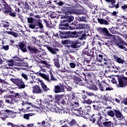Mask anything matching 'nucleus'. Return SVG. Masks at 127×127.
I'll return each mask as SVG.
<instances>
[{"label": "nucleus", "instance_id": "nucleus-9", "mask_svg": "<svg viewBox=\"0 0 127 127\" xmlns=\"http://www.w3.org/2000/svg\"><path fill=\"white\" fill-rule=\"evenodd\" d=\"M103 77H100L99 79L97 80V82L98 83H103L104 86H105L106 91H111V90H113V88L111 87H110V85L106 83V81L103 80Z\"/></svg>", "mask_w": 127, "mask_h": 127}, {"label": "nucleus", "instance_id": "nucleus-19", "mask_svg": "<svg viewBox=\"0 0 127 127\" xmlns=\"http://www.w3.org/2000/svg\"><path fill=\"white\" fill-rule=\"evenodd\" d=\"M18 46L22 52H27V49H26V43H25V42L20 43Z\"/></svg>", "mask_w": 127, "mask_h": 127}, {"label": "nucleus", "instance_id": "nucleus-39", "mask_svg": "<svg viewBox=\"0 0 127 127\" xmlns=\"http://www.w3.org/2000/svg\"><path fill=\"white\" fill-rule=\"evenodd\" d=\"M7 118H8V116H7V115L6 114L2 113L1 117L0 118H1L2 121H5L6 119H7Z\"/></svg>", "mask_w": 127, "mask_h": 127}, {"label": "nucleus", "instance_id": "nucleus-11", "mask_svg": "<svg viewBox=\"0 0 127 127\" xmlns=\"http://www.w3.org/2000/svg\"><path fill=\"white\" fill-rule=\"evenodd\" d=\"M39 75L40 76H41V77H42V78L45 79V80H46V81H48V82H51V81H57V79H56V78H55L53 76V75H52L51 73V79L49 78V76L48 75H47L43 73H39Z\"/></svg>", "mask_w": 127, "mask_h": 127}, {"label": "nucleus", "instance_id": "nucleus-58", "mask_svg": "<svg viewBox=\"0 0 127 127\" xmlns=\"http://www.w3.org/2000/svg\"><path fill=\"white\" fill-rule=\"evenodd\" d=\"M92 90H93L94 91H98V88L97 87V86L94 85L92 86Z\"/></svg>", "mask_w": 127, "mask_h": 127}, {"label": "nucleus", "instance_id": "nucleus-27", "mask_svg": "<svg viewBox=\"0 0 127 127\" xmlns=\"http://www.w3.org/2000/svg\"><path fill=\"white\" fill-rule=\"evenodd\" d=\"M78 34H81L79 37V39L80 40H84V39H86V34L84 33V31H79Z\"/></svg>", "mask_w": 127, "mask_h": 127}, {"label": "nucleus", "instance_id": "nucleus-42", "mask_svg": "<svg viewBox=\"0 0 127 127\" xmlns=\"http://www.w3.org/2000/svg\"><path fill=\"white\" fill-rule=\"evenodd\" d=\"M21 76L22 77V78H23L26 81H27V80H28V75L24 73H21Z\"/></svg>", "mask_w": 127, "mask_h": 127}, {"label": "nucleus", "instance_id": "nucleus-51", "mask_svg": "<svg viewBox=\"0 0 127 127\" xmlns=\"http://www.w3.org/2000/svg\"><path fill=\"white\" fill-rule=\"evenodd\" d=\"M69 66L70 68H75L76 67V64H75L74 63H70Z\"/></svg>", "mask_w": 127, "mask_h": 127}, {"label": "nucleus", "instance_id": "nucleus-14", "mask_svg": "<svg viewBox=\"0 0 127 127\" xmlns=\"http://www.w3.org/2000/svg\"><path fill=\"white\" fill-rule=\"evenodd\" d=\"M21 98V95L18 93H16L14 98H10V104H14L15 102L19 101Z\"/></svg>", "mask_w": 127, "mask_h": 127}, {"label": "nucleus", "instance_id": "nucleus-25", "mask_svg": "<svg viewBox=\"0 0 127 127\" xmlns=\"http://www.w3.org/2000/svg\"><path fill=\"white\" fill-rule=\"evenodd\" d=\"M54 107L53 109H56V111L54 112H56L57 114H59V115H62V114H65V111L63 109H59L58 108L56 107L55 106V104L54 105Z\"/></svg>", "mask_w": 127, "mask_h": 127}, {"label": "nucleus", "instance_id": "nucleus-20", "mask_svg": "<svg viewBox=\"0 0 127 127\" xmlns=\"http://www.w3.org/2000/svg\"><path fill=\"white\" fill-rule=\"evenodd\" d=\"M27 49L30 51V52H31V53H35V54L39 53L40 52L39 50L35 47L28 46Z\"/></svg>", "mask_w": 127, "mask_h": 127}, {"label": "nucleus", "instance_id": "nucleus-50", "mask_svg": "<svg viewBox=\"0 0 127 127\" xmlns=\"http://www.w3.org/2000/svg\"><path fill=\"white\" fill-rule=\"evenodd\" d=\"M74 20V16L71 15V16H69V17H68V22H71L72 21H73Z\"/></svg>", "mask_w": 127, "mask_h": 127}, {"label": "nucleus", "instance_id": "nucleus-63", "mask_svg": "<svg viewBox=\"0 0 127 127\" xmlns=\"http://www.w3.org/2000/svg\"><path fill=\"white\" fill-rule=\"evenodd\" d=\"M57 4H58L60 6H62V5H64V2H63V1L58 2L57 3Z\"/></svg>", "mask_w": 127, "mask_h": 127}, {"label": "nucleus", "instance_id": "nucleus-2", "mask_svg": "<svg viewBox=\"0 0 127 127\" xmlns=\"http://www.w3.org/2000/svg\"><path fill=\"white\" fill-rule=\"evenodd\" d=\"M40 21H41L40 19H38L37 20V23L38 24L37 26L39 27H36L35 24H28V27L29 28H31V29H35L34 31L35 32H40V33H42V32H44V29H43L44 26L42 23H41Z\"/></svg>", "mask_w": 127, "mask_h": 127}, {"label": "nucleus", "instance_id": "nucleus-5", "mask_svg": "<svg viewBox=\"0 0 127 127\" xmlns=\"http://www.w3.org/2000/svg\"><path fill=\"white\" fill-rule=\"evenodd\" d=\"M68 99L71 101V102L74 104V105L73 104V103L70 104V107L71 109H74V106L75 107H79V101L75 97V94L74 93L70 92L68 94Z\"/></svg>", "mask_w": 127, "mask_h": 127}, {"label": "nucleus", "instance_id": "nucleus-44", "mask_svg": "<svg viewBox=\"0 0 127 127\" xmlns=\"http://www.w3.org/2000/svg\"><path fill=\"white\" fill-rule=\"evenodd\" d=\"M62 43H63V44H71V41L69 40H63Z\"/></svg>", "mask_w": 127, "mask_h": 127}, {"label": "nucleus", "instance_id": "nucleus-7", "mask_svg": "<svg viewBox=\"0 0 127 127\" xmlns=\"http://www.w3.org/2000/svg\"><path fill=\"white\" fill-rule=\"evenodd\" d=\"M127 77L123 78V77H119L118 78L119 84L117 85L118 88H124V87H126L127 86Z\"/></svg>", "mask_w": 127, "mask_h": 127}, {"label": "nucleus", "instance_id": "nucleus-26", "mask_svg": "<svg viewBox=\"0 0 127 127\" xmlns=\"http://www.w3.org/2000/svg\"><path fill=\"white\" fill-rule=\"evenodd\" d=\"M42 125L44 127H50V121L47 119H45L42 122Z\"/></svg>", "mask_w": 127, "mask_h": 127}, {"label": "nucleus", "instance_id": "nucleus-6", "mask_svg": "<svg viewBox=\"0 0 127 127\" xmlns=\"http://www.w3.org/2000/svg\"><path fill=\"white\" fill-rule=\"evenodd\" d=\"M65 13H68V14H77V15H79L80 14H83V12L81 11L80 10H74V9H71L70 7H66L65 8Z\"/></svg>", "mask_w": 127, "mask_h": 127}, {"label": "nucleus", "instance_id": "nucleus-56", "mask_svg": "<svg viewBox=\"0 0 127 127\" xmlns=\"http://www.w3.org/2000/svg\"><path fill=\"white\" fill-rule=\"evenodd\" d=\"M5 112L7 113L8 115H9V116L11 115V114H12L13 111L9 110H5Z\"/></svg>", "mask_w": 127, "mask_h": 127}, {"label": "nucleus", "instance_id": "nucleus-41", "mask_svg": "<svg viewBox=\"0 0 127 127\" xmlns=\"http://www.w3.org/2000/svg\"><path fill=\"white\" fill-rule=\"evenodd\" d=\"M108 114L110 116V117H112L113 118L115 117V115H116V113L115 112L111 110L108 112Z\"/></svg>", "mask_w": 127, "mask_h": 127}, {"label": "nucleus", "instance_id": "nucleus-23", "mask_svg": "<svg viewBox=\"0 0 127 127\" xmlns=\"http://www.w3.org/2000/svg\"><path fill=\"white\" fill-rule=\"evenodd\" d=\"M55 93H60V92H64V87L63 86H57L55 88Z\"/></svg>", "mask_w": 127, "mask_h": 127}, {"label": "nucleus", "instance_id": "nucleus-38", "mask_svg": "<svg viewBox=\"0 0 127 127\" xmlns=\"http://www.w3.org/2000/svg\"><path fill=\"white\" fill-rule=\"evenodd\" d=\"M77 20L78 21H83L84 22H87V18H86V17H78Z\"/></svg>", "mask_w": 127, "mask_h": 127}, {"label": "nucleus", "instance_id": "nucleus-28", "mask_svg": "<svg viewBox=\"0 0 127 127\" xmlns=\"http://www.w3.org/2000/svg\"><path fill=\"white\" fill-rule=\"evenodd\" d=\"M39 84H40V85H41V86H42L44 91H45L46 92H47V91H49V88H48V87H47V86H46V85L44 84L43 81L40 80Z\"/></svg>", "mask_w": 127, "mask_h": 127}, {"label": "nucleus", "instance_id": "nucleus-15", "mask_svg": "<svg viewBox=\"0 0 127 127\" xmlns=\"http://www.w3.org/2000/svg\"><path fill=\"white\" fill-rule=\"evenodd\" d=\"M114 112H115V116L119 121H123V120L125 119L124 115H123V114L120 111L115 110Z\"/></svg>", "mask_w": 127, "mask_h": 127}, {"label": "nucleus", "instance_id": "nucleus-24", "mask_svg": "<svg viewBox=\"0 0 127 127\" xmlns=\"http://www.w3.org/2000/svg\"><path fill=\"white\" fill-rule=\"evenodd\" d=\"M4 12L5 14H9V15H10L11 16H13V17H15L16 16V14H15V13L12 12L11 11V9L4 10Z\"/></svg>", "mask_w": 127, "mask_h": 127}, {"label": "nucleus", "instance_id": "nucleus-49", "mask_svg": "<svg viewBox=\"0 0 127 127\" xmlns=\"http://www.w3.org/2000/svg\"><path fill=\"white\" fill-rule=\"evenodd\" d=\"M15 117H16V114L15 113H13V112H12L10 115V118H11V119H14Z\"/></svg>", "mask_w": 127, "mask_h": 127}, {"label": "nucleus", "instance_id": "nucleus-59", "mask_svg": "<svg viewBox=\"0 0 127 127\" xmlns=\"http://www.w3.org/2000/svg\"><path fill=\"white\" fill-rule=\"evenodd\" d=\"M68 122V120H65V121H64V120H60V124L61 125H62V124H63V123H64V124H65V123H66V124H67V122Z\"/></svg>", "mask_w": 127, "mask_h": 127}, {"label": "nucleus", "instance_id": "nucleus-46", "mask_svg": "<svg viewBox=\"0 0 127 127\" xmlns=\"http://www.w3.org/2000/svg\"><path fill=\"white\" fill-rule=\"evenodd\" d=\"M83 29L89 30L90 29V26H89L88 24H83Z\"/></svg>", "mask_w": 127, "mask_h": 127}, {"label": "nucleus", "instance_id": "nucleus-4", "mask_svg": "<svg viewBox=\"0 0 127 127\" xmlns=\"http://www.w3.org/2000/svg\"><path fill=\"white\" fill-rule=\"evenodd\" d=\"M10 80L13 84H15V85L17 86L18 89H24V88H25V84L23 80H22V79L16 78H10Z\"/></svg>", "mask_w": 127, "mask_h": 127}, {"label": "nucleus", "instance_id": "nucleus-8", "mask_svg": "<svg viewBox=\"0 0 127 127\" xmlns=\"http://www.w3.org/2000/svg\"><path fill=\"white\" fill-rule=\"evenodd\" d=\"M114 43L117 47L120 48V49H124L125 51L127 52V48L126 47L124 46L122 44H124V40H114Z\"/></svg>", "mask_w": 127, "mask_h": 127}, {"label": "nucleus", "instance_id": "nucleus-13", "mask_svg": "<svg viewBox=\"0 0 127 127\" xmlns=\"http://www.w3.org/2000/svg\"><path fill=\"white\" fill-rule=\"evenodd\" d=\"M60 29L63 30H73L75 29V27L72 26H69L68 23L61 24V26L60 27Z\"/></svg>", "mask_w": 127, "mask_h": 127}, {"label": "nucleus", "instance_id": "nucleus-53", "mask_svg": "<svg viewBox=\"0 0 127 127\" xmlns=\"http://www.w3.org/2000/svg\"><path fill=\"white\" fill-rule=\"evenodd\" d=\"M3 49H4V50H5L6 51H7V50L9 49V46H3Z\"/></svg>", "mask_w": 127, "mask_h": 127}, {"label": "nucleus", "instance_id": "nucleus-40", "mask_svg": "<svg viewBox=\"0 0 127 127\" xmlns=\"http://www.w3.org/2000/svg\"><path fill=\"white\" fill-rule=\"evenodd\" d=\"M42 63L44 64L43 67H46V68H49L51 66L50 64H48L47 62L42 61Z\"/></svg>", "mask_w": 127, "mask_h": 127}, {"label": "nucleus", "instance_id": "nucleus-30", "mask_svg": "<svg viewBox=\"0 0 127 127\" xmlns=\"http://www.w3.org/2000/svg\"><path fill=\"white\" fill-rule=\"evenodd\" d=\"M30 77L34 83H36L37 82L38 84H40V81L42 80L40 78H36V77H35L34 75H31Z\"/></svg>", "mask_w": 127, "mask_h": 127}, {"label": "nucleus", "instance_id": "nucleus-10", "mask_svg": "<svg viewBox=\"0 0 127 127\" xmlns=\"http://www.w3.org/2000/svg\"><path fill=\"white\" fill-rule=\"evenodd\" d=\"M77 114V116H78V117H82V118H87L88 116H89V114L86 112V111L82 110L81 108H80L79 109H78L76 111Z\"/></svg>", "mask_w": 127, "mask_h": 127}, {"label": "nucleus", "instance_id": "nucleus-21", "mask_svg": "<svg viewBox=\"0 0 127 127\" xmlns=\"http://www.w3.org/2000/svg\"><path fill=\"white\" fill-rule=\"evenodd\" d=\"M114 59L115 61L119 64H122L123 65L125 63V60H124V59H121L117 56H114Z\"/></svg>", "mask_w": 127, "mask_h": 127}, {"label": "nucleus", "instance_id": "nucleus-43", "mask_svg": "<svg viewBox=\"0 0 127 127\" xmlns=\"http://www.w3.org/2000/svg\"><path fill=\"white\" fill-rule=\"evenodd\" d=\"M13 58L15 61H18V62H21L22 63H23L22 60H21V59L19 58L18 57H15Z\"/></svg>", "mask_w": 127, "mask_h": 127}, {"label": "nucleus", "instance_id": "nucleus-37", "mask_svg": "<svg viewBox=\"0 0 127 127\" xmlns=\"http://www.w3.org/2000/svg\"><path fill=\"white\" fill-rule=\"evenodd\" d=\"M99 85V89L101 91H105V89H106V86L104 85V82H98Z\"/></svg>", "mask_w": 127, "mask_h": 127}, {"label": "nucleus", "instance_id": "nucleus-31", "mask_svg": "<svg viewBox=\"0 0 127 127\" xmlns=\"http://www.w3.org/2000/svg\"><path fill=\"white\" fill-rule=\"evenodd\" d=\"M98 22L100 24H104V25H109V22L107 20L104 19L98 18Z\"/></svg>", "mask_w": 127, "mask_h": 127}, {"label": "nucleus", "instance_id": "nucleus-57", "mask_svg": "<svg viewBox=\"0 0 127 127\" xmlns=\"http://www.w3.org/2000/svg\"><path fill=\"white\" fill-rule=\"evenodd\" d=\"M23 118L26 120H29V114H25L23 116Z\"/></svg>", "mask_w": 127, "mask_h": 127}, {"label": "nucleus", "instance_id": "nucleus-17", "mask_svg": "<svg viewBox=\"0 0 127 127\" xmlns=\"http://www.w3.org/2000/svg\"><path fill=\"white\" fill-rule=\"evenodd\" d=\"M99 30H100L101 33H102V34H104L105 36H113V35L110 34L109 30H108V29H107V28H100Z\"/></svg>", "mask_w": 127, "mask_h": 127}, {"label": "nucleus", "instance_id": "nucleus-64", "mask_svg": "<svg viewBox=\"0 0 127 127\" xmlns=\"http://www.w3.org/2000/svg\"><path fill=\"white\" fill-rule=\"evenodd\" d=\"M113 84H117V80H116V78H113L111 80Z\"/></svg>", "mask_w": 127, "mask_h": 127}, {"label": "nucleus", "instance_id": "nucleus-52", "mask_svg": "<svg viewBox=\"0 0 127 127\" xmlns=\"http://www.w3.org/2000/svg\"><path fill=\"white\" fill-rule=\"evenodd\" d=\"M86 94L87 96H89V97H93V96H95V94H94V93H92L90 92H87Z\"/></svg>", "mask_w": 127, "mask_h": 127}, {"label": "nucleus", "instance_id": "nucleus-12", "mask_svg": "<svg viewBox=\"0 0 127 127\" xmlns=\"http://www.w3.org/2000/svg\"><path fill=\"white\" fill-rule=\"evenodd\" d=\"M8 65L9 66H24V64L20 62H14L13 60H11L8 62Z\"/></svg>", "mask_w": 127, "mask_h": 127}, {"label": "nucleus", "instance_id": "nucleus-3", "mask_svg": "<svg viewBox=\"0 0 127 127\" xmlns=\"http://www.w3.org/2000/svg\"><path fill=\"white\" fill-rule=\"evenodd\" d=\"M22 108H19V111H21L23 113H27V112L31 111V108L33 107L32 103L28 102V101H21Z\"/></svg>", "mask_w": 127, "mask_h": 127}, {"label": "nucleus", "instance_id": "nucleus-35", "mask_svg": "<svg viewBox=\"0 0 127 127\" xmlns=\"http://www.w3.org/2000/svg\"><path fill=\"white\" fill-rule=\"evenodd\" d=\"M83 104H86L87 105H91V104H93V101L90 99H87L86 100H84L82 101Z\"/></svg>", "mask_w": 127, "mask_h": 127}, {"label": "nucleus", "instance_id": "nucleus-62", "mask_svg": "<svg viewBox=\"0 0 127 127\" xmlns=\"http://www.w3.org/2000/svg\"><path fill=\"white\" fill-rule=\"evenodd\" d=\"M115 27H112L111 29H110V32L112 33H116V30H115Z\"/></svg>", "mask_w": 127, "mask_h": 127}, {"label": "nucleus", "instance_id": "nucleus-36", "mask_svg": "<svg viewBox=\"0 0 127 127\" xmlns=\"http://www.w3.org/2000/svg\"><path fill=\"white\" fill-rule=\"evenodd\" d=\"M103 126L105 127H112L113 126V124H112V122H105L103 123Z\"/></svg>", "mask_w": 127, "mask_h": 127}, {"label": "nucleus", "instance_id": "nucleus-16", "mask_svg": "<svg viewBox=\"0 0 127 127\" xmlns=\"http://www.w3.org/2000/svg\"><path fill=\"white\" fill-rule=\"evenodd\" d=\"M34 94H42V90L40 86L36 85L32 87Z\"/></svg>", "mask_w": 127, "mask_h": 127}, {"label": "nucleus", "instance_id": "nucleus-45", "mask_svg": "<svg viewBox=\"0 0 127 127\" xmlns=\"http://www.w3.org/2000/svg\"><path fill=\"white\" fill-rule=\"evenodd\" d=\"M99 120H100L101 122L103 121V122H106V121H109V119L107 117H100L99 118Z\"/></svg>", "mask_w": 127, "mask_h": 127}, {"label": "nucleus", "instance_id": "nucleus-29", "mask_svg": "<svg viewBox=\"0 0 127 127\" xmlns=\"http://www.w3.org/2000/svg\"><path fill=\"white\" fill-rule=\"evenodd\" d=\"M47 49L50 51V52H51V53H52V54H56V53L58 51V49H54L51 47H47Z\"/></svg>", "mask_w": 127, "mask_h": 127}, {"label": "nucleus", "instance_id": "nucleus-18", "mask_svg": "<svg viewBox=\"0 0 127 127\" xmlns=\"http://www.w3.org/2000/svg\"><path fill=\"white\" fill-rule=\"evenodd\" d=\"M93 107L94 110H95V111H99V110H101V109H102V103H101V102L96 101L94 102Z\"/></svg>", "mask_w": 127, "mask_h": 127}, {"label": "nucleus", "instance_id": "nucleus-33", "mask_svg": "<svg viewBox=\"0 0 127 127\" xmlns=\"http://www.w3.org/2000/svg\"><path fill=\"white\" fill-rule=\"evenodd\" d=\"M1 6L3 9V12H4V10H8V9H7V7L8 6V5H7V3H6V2H5L4 1H3V3L1 4Z\"/></svg>", "mask_w": 127, "mask_h": 127}, {"label": "nucleus", "instance_id": "nucleus-55", "mask_svg": "<svg viewBox=\"0 0 127 127\" xmlns=\"http://www.w3.org/2000/svg\"><path fill=\"white\" fill-rule=\"evenodd\" d=\"M5 112L7 113L8 115H9V116L11 115V114H12L13 111L9 110H5Z\"/></svg>", "mask_w": 127, "mask_h": 127}, {"label": "nucleus", "instance_id": "nucleus-22", "mask_svg": "<svg viewBox=\"0 0 127 127\" xmlns=\"http://www.w3.org/2000/svg\"><path fill=\"white\" fill-rule=\"evenodd\" d=\"M106 1H108V2H111V5H110V7L113 8V7H116V8H119V4H115L116 3V0H106Z\"/></svg>", "mask_w": 127, "mask_h": 127}, {"label": "nucleus", "instance_id": "nucleus-48", "mask_svg": "<svg viewBox=\"0 0 127 127\" xmlns=\"http://www.w3.org/2000/svg\"><path fill=\"white\" fill-rule=\"evenodd\" d=\"M27 21H28V23H33V18L28 17L27 18Z\"/></svg>", "mask_w": 127, "mask_h": 127}, {"label": "nucleus", "instance_id": "nucleus-61", "mask_svg": "<svg viewBox=\"0 0 127 127\" xmlns=\"http://www.w3.org/2000/svg\"><path fill=\"white\" fill-rule=\"evenodd\" d=\"M78 26L80 29H84V24H79Z\"/></svg>", "mask_w": 127, "mask_h": 127}, {"label": "nucleus", "instance_id": "nucleus-54", "mask_svg": "<svg viewBox=\"0 0 127 127\" xmlns=\"http://www.w3.org/2000/svg\"><path fill=\"white\" fill-rule=\"evenodd\" d=\"M7 126H11V127H17V125H15L13 124L12 123H7Z\"/></svg>", "mask_w": 127, "mask_h": 127}, {"label": "nucleus", "instance_id": "nucleus-32", "mask_svg": "<svg viewBox=\"0 0 127 127\" xmlns=\"http://www.w3.org/2000/svg\"><path fill=\"white\" fill-rule=\"evenodd\" d=\"M55 66L57 67V68H60V64H59V59L58 57H57L56 59H54Z\"/></svg>", "mask_w": 127, "mask_h": 127}, {"label": "nucleus", "instance_id": "nucleus-1", "mask_svg": "<svg viewBox=\"0 0 127 127\" xmlns=\"http://www.w3.org/2000/svg\"><path fill=\"white\" fill-rule=\"evenodd\" d=\"M55 101L53 99H46L45 100H42L41 102V106L45 109V110L49 109L51 112H55L56 111V109L53 108V105H55Z\"/></svg>", "mask_w": 127, "mask_h": 127}, {"label": "nucleus", "instance_id": "nucleus-34", "mask_svg": "<svg viewBox=\"0 0 127 127\" xmlns=\"http://www.w3.org/2000/svg\"><path fill=\"white\" fill-rule=\"evenodd\" d=\"M2 22L3 27H4V28H6L7 29H8V28H7V27H9V23H8V22L6 21H2Z\"/></svg>", "mask_w": 127, "mask_h": 127}, {"label": "nucleus", "instance_id": "nucleus-60", "mask_svg": "<svg viewBox=\"0 0 127 127\" xmlns=\"http://www.w3.org/2000/svg\"><path fill=\"white\" fill-rule=\"evenodd\" d=\"M70 46L72 47V48H77V45L76 44V43L72 44L70 45Z\"/></svg>", "mask_w": 127, "mask_h": 127}, {"label": "nucleus", "instance_id": "nucleus-47", "mask_svg": "<svg viewBox=\"0 0 127 127\" xmlns=\"http://www.w3.org/2000/svg\"><path fill=\"white\" fill-rule=\"evenodd\" d=\"M122 8L124 11L127 12V4H124V5L122 6Z\"/></svg>", "mask_w": 127, "mask_h": 127}]
</instances>
